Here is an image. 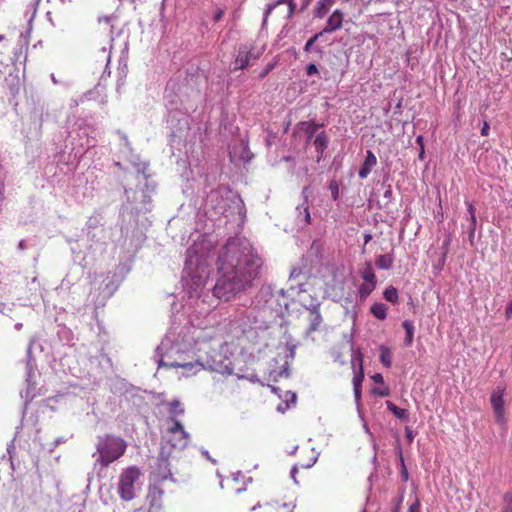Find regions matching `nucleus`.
<instances>
[{
  "instance_id": "35",
  "label": "nucleus",
  "mask_w": 512,
  "mask_h": 512,
  "mask_svg": "<svg viewBox=\"0 0 512 512\" xmlns=\"http://www.w3.org/2000/svg\"><path fill=\"white\" fill-rule=\"evenodd\" d=\"M372 379L375 383L382 384L384 382L383 376L380 373H376L372 376Z\"/></svg>"
},
{
  "instance_id": "42",
  "label": "nucleus",
  "mask_w": 512,
  "mask_h": 512,
  "mask_svg": "<svg viewBox=\"0 0 512 512\" xmlns=\"http://www.w3.org/2000/svg\"><path fill=\"white\" fill-rule=\"evenodd\" d=\"M402 476H403L404 480H407L408 479V472L406 470H403Z\"/></svg>"
},
{
  "instance_id": "12",
  "label": "nucleus",
  "mask_w": 512,
  "mask_h": 512,
  "mask_svg": "<svg viewBox=\"0 0 512 512\" xmlns=\"http://www.w3.org/2000/svg\"><path fill=\"white\" fill-rule=\"evenodd\" d=\"M359 274L363 281L377 283L376 275L374 273L372 263L370 261H366L359 269Z\"/></svg>"
},
{
  "instance_id": "10",
  "label": "nucleus",
  "mask_w": 512,
  "mask_h": 512,
  "mask_svg": "<svg viewBox=\"0 0 512 512\" xmlns=\"http://www.w3.org/2000/svg\"><path fill=\"white\" fill-rule=\"evenodd\" d=\"M377 164V158L371 150L367 151L366 158L359 170V177L365 179L371 172L372 168Z\"/></svg>"
},
{
  "instance_id": "47",
  "label": "nucleus",
  "mask_w": 512,
  "mask_h": 512,
  "mask_svg": "<svg viewBox=\"0 0 512 512\" xmlns=\"http://www.w3.org/2000/svg\"><path fill=\"white\" fill-rule=\"evenodd\" d=\"M393 512H398V509H395Z\"/></svg>"
},
{
  "instance_id": "30",
  "label": "nucleus",
  "mask_w": 512,
  "mask_h": 512,
  "mask_svg": "<svg viewBox=\"0 0 512 512\" xmlns=\"http://www.w3.org/2000/svg\"><path fill=\"white\" fill-rule=\"evenodd\" d=\"M323 32H319V33H316L314 36H312L305 44V47H304V50L306 52H309L311 47L314 45V43L316 42V40L322 36Z\"/></svg>"
},
{
  "instance_id": "46",
  "label": "nucleus",
  "mask_w": 512,
  "mask_h": 512,
  "mask_svg": "<svg viewBox=\"0 0 512 512\" xmlns=\"http://www.w3.org/2000/svg\"><path fill=\"white\" fill-rule=\"evenodd\" d=\"M307 190H308V188H307V187H306V188H304V189H303V194H306Z\"/></svg>"
},
{
  "instance_id": "3",
  "label": "nucleus",
  "mask_w": 512,
  "mask_h": 512,
  "mask_svg": "<svg viewBox=\"0 0 512 512\" xmlns=\"http://www.w3.org/2000/svg\"><path fill=\"white\" fill-rule=\"evenodd\" d=\"M141 476L142 472L137 466H129L121 471L117 493L122 501L129 502L136 497V485Z\"/></svg>"
},
{
  "instance_id": "23",
  "label": "nucleus",
  "mask_w": 512,
  "mask_h": 512,
  "mask_svg": "<svg viewBox=\"0 0 512 512\" xmlns=\"http://www.w3.org/2000/svg\"><path fill=\"white\" fill-rule=\"evenodd\" d=\"M169 407L170 417L176 419L177 416L184 414V409L182 408L181 403L178 400H173L172 402H170Z\"/></svg>"
},
{
  "instance_id": "19",
  "label": "nucleus",
  "mask_w": 512,
  "mask_h": 512,
  "mask_svg": "<svg viewBox=\"0 0 512 512\" xmlns=\"http://www.w3.org/2000/svg\"><path fill=\"white\" fill-rule=\"evenodd\" d=\"M402 327L406 332L405 345L410 346L413 343L414 338V325L411 321L405 320L402 323Z\"/></svg>"
},
{
  "instance_id": "4",
  "label": "nucleus",
  "mask_w": 512,
  "mask_h": 512,
  "mask_svg": "<svg viewBox=\"0 0 512 512\" xmlns=\"http://www.w3.org/2000/svg\"><path fill=\"white\" fill-rule=\"evenodd\" d=\"M263 48L257 49L254 43H245L239 47L235 58L234 70H244L250 65L251 60L260 58Z\"/></svg>"
},
{
  "instance_id": "45",
  "label": "nucleus",
  "mask_w": 512,
  "mask_h": 512,
  "mask_svg": "<svg viewBox=\"0 0 512 512\" xmlns=\"http://www.w3.org/2000/svg\"><path fill=\"white\" fill-rule=\"evenodd\" d=\"M291 398H292L293 401H295L296 400V395L295 394H291Z\"/></svg>"
},
{
  "instance_id": "33",
  "label": "nucleus",
  "mask_w": 512,
  "mask_h": 512,
  "mask_svg": "<svg viewBox=\"0 0 512 512\" xmlns=\"http://www.w3.org/2000/svg\"><path fill=\"white\" fill-rule=\"evenodd\" d=\"M409 512H420V503L417 499L410 505Z\"/></svg>"
},
{
  "instance_id": "25",
  "label": "nucleus",
  "mask_w": 512,
  "mask_h": 512,
  "mask_svg": "<svg viewBox=\"0 0 512 512\" xmlns=\"http://www.w3.org/2000/svg\"><path fill=\"white\" fill-rule=\"evenodd\" d=\"M376 283L371 282H365L360 285L359 287V294L362 298H365L371 294V292L375 289Z\"/></svg>"
},
{
  "instance_id": "16",
  "label": "nucleus",
  "mask_w": 512,
  "mask_h": 512,
  "mask_svg": "<svg viewBox=\"0 0 512 512\" xmlns=\"http://www.w3.org/2000/svg\"><path fill=\"white\" fill-rule=\"evenodd\" d=\"M334 0H321L315 9V17L323 18L330 10Z\"/></svg>"
},
{
  "instance_id": "8",
  "label": "nucleus",
  "mask_w": 512,
  "mask_h": 512,
  "mask_svg": "<svg viewBox=\"0 0 512 512\" xmlns=\"http://www.w3.org/2000/svg\"><path fill=\"white\" fill-rule=\"evenodd\" d=\"M173 366L183 368L187 371H192L193 369H195L194 373L204 368H209L210 370L213 371H219L220 369V367L215 363V361L210 360H206L205 362L197 360L195 363H176Z\"/></svg>"
},
{
  "instance_id": "17",
  "label": "nucleus",
  "mask_w": 512,
  "mask_h": 512,
  "mask_svg": "<svg viewBox=\"0 0 512 512\" xmlns=\"http://www.w3.org/2000/svg\"><path fill=\"white\" fill-rule=\"evenodd\" d=\"M309 321H310L309 331L310 332L316 331L322 322V316H321L320 312L316 309L311 310L309 313Z\"/></svg>"
},
{
  "instance_id": "21",
  "label": "nucleus",
  "mask_w": 512,
  "mask_h": 512,
  "mask_svg": "<svg viewBox=\"0 0 512 512\" xmlns=\"http://www.w3.org/2000/svg\"><path fill=\"white\" fill-rule=\"evenodd\" d=\"M380 361L381 363L387 367L390 368L392 365V352L389 348L385 346L380 347Z\"/></svg>"
},
{
  "instance_id": "37",
  "label": "nucleus",
  "mask_w": 512,
  "mask_h": 512,
  "mask_svg": "<svg viewBox=\"0 0 512 512\" xmlns=\"http://www.w3.org/2000/svg\"><path fill=\"white\" fill-rule=\"evenodd\" d=\"M505 316H506L507 319H510L512 317V301L506 307Z\"/></svg>"
},
{
  "instance_id": "18",
  "label": "nucleus",
  "mask_w": 512,
  "mask_h": 512,
  "mask_svg": "<svg viewBox=\"0 0 512 512\" xmlns=\"http://www.w3.org/2000/svg\"><path fill=\"white\" fill-rule=\"evenodd\" d=\"M313 144H314L317 152L323 153V151L327 148V144H328V139H327L326 133L324 131L319 133L316 136V138L314 139Z\"/></svg>"
},
{
  "instance_id": "13",
  "label": "nucleus",
  "mask_w": 512,
  "mask_h": 512,
  "mask_svg": "<svg viewBox=\"0 0 512 512\" xmlns=\"http://www.w3.org/2000/svg\"><path fill=\"white\" fill-rule=\"evenodd\" d=\"M394 260V253L391 252L379 255L375 260V264L378 269L389 270L393 266Z\"/></svg>"
},
{
  "instance_id": "9",
  "label": "nucleus",
  "mask_w": 512,
  "mask_h": 512,
  "mask_svg": "<svg viewBox=\"0 0 512 512\" xmlns=\"http://www.w3.org/2000/svg\"><path fill=\"white\" fill-rule=\"evenodd\" d=\"M344 15L340 10H335L327 20L323 33H331L341 28Z\"/></svg>"
},
{
  "instance_id": "22",
  "label": "nucleus",
  "mask_w": 512,
  "mask_h": 512,
  "mask_svg": "<svg viewBox=\"0 0 512 512\" xmlns=\"http://www.w3.org/2000/svg\"><path fill=\"white\" fill-rule=\"evenodd\" d=\"M300 125H301L302 129L307 133L309 141L312 139V137L314 136V134L318 131V129L320 127L319 124H316V123L310 122V121L302 122Z\"/></svg>"
},
{
  "instance_id": "43",
  "label": "nucleus",
  "mask_w": 512,
  "mask_h": 512,
  "mask_svg": "<svg viewBox=\"0 0 512 512\" xmlns=\"http://www.w3.org/2000/svg\"><path fill=\"white\" fill-rule=\"evenodd\" d=\"M3 189H4V186L2 183H0V199L2 198L3 196Z\"/></svg>"
},
{
  "instance_id": "39",
  "label": "nucleus",
  "mask_w": 512,
  "mask_h": 512,
  "mask_svg": "<svg viewBox=\"0 0 512 512\" xmlns=\"http://www.w3.org/2000/svg\"><path fill=\"white\" fill-rule=\"evenodd\" d=\"M416 143L419 145L420 148L424 147V138L422 135H419L416 138Z\"/></svg>"
},
{
  "instance_id": "11",
  "label": "nucleus",
  "mask_w": 512,
  "mask_h": 512,
  "mask_svg": "<svg viewBox=\"0 0 512 512\" xmlns=\"http://www.w3.org/2000/svg\"><path fill=\"white\" fill-rule=\"evenodd\" d=\"M164 495L163 489L159 486H151L148 491V498L150 501V511L155 508L158 509L162 505V497Z\"/></svg>"
},
{
  "instance_id": "27",
  "label": "nucleus",
  "mask_w": 512,
  "mask_h": 512,
  "mask_svg": "<svg viewBox=\"0 0 512 512\" xmlns=\"http://www.w3.org/2000/svg\"><path fill=\"white\" fill-rule=\"evenodd\" d=\"M314 462L312 463H308V464H302V463H296L292 469H291V477L293 478V480L295 482H297L296 480V474L298 473V471L300 469H306V468H310L312 465H313Z\"/></svg>"
},
{
  "instance_id": "34",
  "label": "nucleus",
  "mask_w": 512,
  "mask_h": 512,
  "mask_svg": "<svg viewBox=\"0 0 512 512\" xmlns=\"http://www.w3.org/2000/svg\"><path fill=\"white\" fill-rule=\"evenodd\" d=\"M223 15H224V11L222 9H217L213 16V20L215 22H218L219 20L222 19Z\"/></svg>"
},
{
  "instance_id": "31",
  "label": "nucleus",
  "mask_w": 512,
  "mask_h": 512,
  "mask_svg": "<svg viewBox=\"0 0 512 512\" xmlns=\"http://www.w3.org/2000/svg\"><path fill=\"white\" fill-rule=\"evenodd\" d=\"M329 188L331 190L333 199L337 200L338 194H339V189H338L337 183L335 181L331 182L329 185Z\"/></svg>"
},
{
  "instance_id": "7",
  "label": "nucleus",
  "mask_w": 512,
  "mask_h": 512,
  "mask_svg": "<svg viewBox=\"0 0 512 512\" xmlns=\"http://www.w3.org/2000/svg\"><path fill=\"white\" fill-rule=\"evenodd\" d=\"M491 406L495 415L496 421L503 425L506 423L505 409H504V389L497 387L492 391L490 398Z\"/></svg>"
},
{
  "instance_id": "1",
  "label": "nucleus",
  "mask_w": 512,
  "mask_h": 512,
  "mask_svg": "<svg viewBox=\"0 0 512 512\" xmlns=\"http://www.w3.org/2000/svg\"><path fill=\"white\" fill-rule=\"evenodd\" d=\"M218 265L213 293L228 301L252 285L260 275L263 261L249 244L232 240L223 247Z\"/></svg>"
},
{
  "instance_id": "20",
  "label": "nucleus",
  "mask_w": 512,
  "mask_h": 512,
  "mask_svg": "<svg viewBox=\"0 0 512 512\" xmlns=\"http://www.w3.org/2000/svg\"><path fill=\"white\" fill-rule=\"evenodd\" d=\"M371 313L379 320L387 317V307L383 303H375L371 307Z\"/></svg>"
},
{
  "instance_id": "2",
  "label": "nucleus",
  "mask_w": 512,
  "mask_h": 512,
  "mask_svg": "<svg viewBox=\"0 0 512 512\" xmlns=\"http://www.w3.org/2000/svg\"><path fill=\"white\" fill-rule=\"evenodd\" d=\"M96 449L99 453L97 463L103 468H107L111 463L117 461L125 454L127 443L119 436L106 434L100 439Z\"/></svg>"
},
{
  "instance_id": "14",
  "label": "nucleus",
  "mask_w": 512,
  "mask_h": 512,
  "mask_svg": "<svg viewBox=\"0 0 512 512\" xmlns=\"http://www.w3.org/2000/svg\"><path fill=\"white\" fill-rule=\"evenodd\" d=\"M363 380H364V372H363L362 364L360 363L359 371L354 375V377L352 379V384L354 387V394H355L356 400H359L361 397V386H362Z\"/></svg>"
},
{
  "instance_id": "24",
  "label": "nucleus",
  "mask_w": 512,
  "mask_h": 512,
  "mask_svg": "<svg viewBox=\"0 0 512 512\" xmlns=\"http://www.w3.org/2000/svg\"><path fill=\"white\" fill-rule=\"evenodd\" d=\"M384 298L386 301L391 302L393 304L398 301V291L395 287L390 286L387 287L384 291Z\"/></svg>"
},
{
  "instance_id": "32",
  "label": "nucleus",
  "mask_w": 512,
  "mask_h": 512,
  "mask_svg": "<svg viewBox=\"0 0 512 512\" xmlns=\"http://www.w3.org/2000/svg\"><path fill=\"white\" fill-rule=\"evenodd\" d=\"M306 73L308 76L318 74V68L314 63H310L306 67Z\"/></svg>"
},
{
  "instance_id": "29",
  "label": "nucleus",
  "mask_w": 512,
  "mask_h": 512,
  "mask_svg": "<svg viewBox=\"0 0 512 512\" xmlns=\"http://www.w3.org/2000/svg\"><path fill=\"white\" fill-rule=\"evenodd\" d=\"M277 62H270L266 67L259 73V78L264 79L267 75L276 67Z\"/></svg>"
},
{
  "instance_id": "41",
  "label": "nucleus",
  "mask_w": 512,
  "mask_h": 512,
  "mask_svg": "<svg viewBox=\"0 0 512 512\" xmlns=\"http://www.w3.org/2000/svg\"><path fill=\"white\" fill-rule=\"evenodd\" d=\"M424 154H425V149H424V147H422V148H420V151H419V159L420 160L424 159Z\"/></svg>"
},
{
  "instance_id": "26",
  "label": "nucleus",
  "mask_w": 512,
  "mask_h": 512,
  "mask_svg": "<svg viewBox=\"0 0 512 512\" xmlns=\"http://www.w3.org/2000/svg\"><path fill=\"white\" fill-rule=\"evenodd\" d=\"M503 512H512V492L507 491L503 495Z\"/></svg>"
},
{
  "instance_id": "40",
  "label": "nucleus",
  "mask_w": 512,
  "mask_h": 512,
  "mask_svg": "<svg viewBox=\"0 0 512 512\" xmlns=\"http://www.w3.org/2000/svg\"><path fill=\"white\" fill-rule=\"evenodd\" d=\"M372 239V235L370 233L364 234V246L369 243Z\"/></svg>"
},
{
  "instance_id": "28",
  "label": "nucleus",
  "mask_w": 512,
  "mask_h": 512,
  "mask_svg": "<svg viewBox=\"0 0 512 512\" xmlns=\"http://www.w3.org/2000/svg\"><path fill=\"white\" fill-rule=\"evenodd\" d=\"M467 207H468V212L470 214L472 231H474L475 225H476V215H475L476 209H475L473 203H471V202H467Z\"/></svg>"
},
{
  "instance_id": "36",
  "label": "nucleus",
  "mask_w": 512,
  "mask_h": 512,
  "mask_svg": "<svg viewBox=\"0 0 512 512\" xmlns=\"http://www.w3.org/2000/svg\"><path fill=\"white\" fill-rule=\"evenodd\" d=\"M489 130H490L489 124L487 122H485L481 129V135L487 136L489 134Z\"/></svg>"
},
{
  "instance_id": "5",
  "label": "nucleus",
  "mask_w": 512,
  "mask_h": 512,
  "mask_svg": "<svg viewBox=\"0 0 512 512\" xmlns=\"http://www.w3.org/2000/svg\"><path fill=\"white\" fill-rule=\"evenodd\" d=\"M172 425L168 428V433L171 434L170 442L173 447L183 449L190 440V435L184 429L183 425L177 419L169 417Z\"/></svg>"
},
{
  "instance_id": "6",
  "label": "nucleus",
  "mask_w": 512,
  "mask_h": 512,
  "mask_svg": "<svg viewBox=\"0 0 512 512\" xmlns=\"http://www.w3.org/2000/svg\"><path fill=\"white\" fill-rule=\"evenodd\" d=\"M275 10H277V16L279 18L287 20L293 16L295 4L293 0H277L272 4H269L264 15V22H266L268 16Z\"/></svg>"
},
{
  "instance_id": "44",
  "label": "nucleus",
  "mask_w": 512,
  "mask_h": 512,
  "mask_svg": "<svg viewBox=\"0 0 512 512\" xmlns=\"http://www.w3.org/2000/svg\"><path fill=\"white\" fill-rule=\"evenodd\" d=\"M448 245H449V240H447V241H445V242H444V246H445L446 248L448 247Z\"/></svg>"
},
{
  "instance_id": "15",
  "label": "nucleus",
  "mask_w": 512,
  "mask_h": 512,
  "mask_svg": "<svg viewBox=\"0 0 512 512\" xmlns=\"http://www.w3.org/2000/svg\"><path fill=\"white\" fill-rule=\"evenodd\" d=\"M387 409L398 419L407 420L409 413L406 409L400 408L391 401L386 402Z\"/></svg>"
},
{
  "instance_id": "38",
  "label": "nucleus",
  "mask_w": 512,
  "mask_h": 512,
  "mask_svg": "<svg viewBox=\"0 0 512 512\" xmlns=\"http://www.w3.org/2000/svg\"><path fill=\"white\" fill-rule=\"evenodd\" d=\"M304 213H305V222L307 224H309L311 221V216H310L309 208L307 206L304 208Z\"/></svg>"
}]
</instances>
